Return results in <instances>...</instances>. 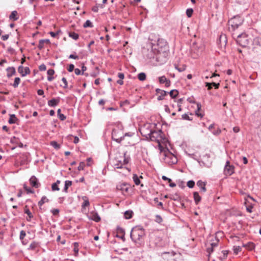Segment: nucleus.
<instances>
[{
  "label": "nucleus",
  "instance_id": "1",
  "mask_svg": "<svg viewBox=\"0 0 261 261\" xmlns=\"http://www.w3.org/2000/svg\"><path fill=\"white\" fill-rule=\"evenodd\" d=\"M159 148L161 153L164 156L163 160L165 163L168 165H172L177 163V159L176 156L170 152L168 149L164 148L160 143L159 144Z\"/></svg>",
  "mask_w": 261,
  "mask_h": 261
},
{
  "label": "nucleus",
  "instance_id": "2",
  "mask_svg": "<svg viewBox=\"0 0 261 261\" xmlns=\"http://www.w3.org/2000/svg\"><path fill=\"white\" fill-rule=\"evenodd\" d=\"M145 235L144 229L140 226L133 228L130 232V238L135 243L140 240Z\"/></svg>",
  "mask_w": 261,
  "mask_h": 261
},
{
  "label": "nucleus",
  "instance_id": "3",
  "mask_svg": "<svg viewBox=\"0 0 261 261\" xmlns=\"http://www.w3.org/2000/svg\"><path fill=\"white\" fill-rule=\"evenodd\" d=\"M125 136L130 137L132 135H129L128 133H125V135H123L122 131L118 128H114L112 130V139L118 143H120L124 139Z\"/></svg>",
  "mask_w": 261,
  "mask_h": 261
},
{
  "label": "nucleus",
  "instance_id": "4",
  "mask_svg": "<svg viewBox=\"0 0 261 261\" xmlns=\"http://www.w3.org/2000/svg\"><path fill=\"white\" fill-rule=\"evenodd\" d=\"M122 154H123V155L121 156L120 159L118 158L115 159V163L114 164L115 168L117 169L122 168L123 165L128 163L129 158L126 156V152L123 153Z\"/></svg>",
  "mask_w": 261,
  "mask_h": 261
},
{
  "label": "nucleus",
  "instance_id": "5",
  "mask_svg": "<svg viewBox=\"0 0 261 261\" xmlns=\"http://www.w3.org/2000/svg\"><path fill=\"white\" fill-rule=\"evenodd\" d=\"M152 130V125L150 124H145L140 128V133L147 139L150 137Z\"/></svg>",
  "mask_w": 261,
  "mask_h": 261
},
{
  "label": "nucleus",
  "instance_id": "6",
  "mask_svg": "<svg viewBox=\"0 0 261 261\" xmlns=\"http://www.w3.org/2000/svg\"><path fill=\"white\" fill-rule=\"evenodd\" d=\"M237 43L242 46L245 47L248 44V40L246 34H239L237 39Z\"/></svg>",
  "mask_w": 261,
  "mask_h": 261
},
{
  "label": "nucleus",
  "instance_id": "7",
  "mask_svg": "<svg viewBox=\"0 0 261 261\" xmlns=\"http://www.w3.org/2000/svg\"><path fill=\"white\" fill-rule=\"evenodd\" d=\"M242 19L238 16L232 18L229 20V25H230L233 29H237L242 23Z\"/></svg>",
  "mask_w": 261,
  "mask_h": 261
},
{
  "label": "nucleus",
  "instance_id": "8",
  "mask_svg": "<svg viewBox=\"0 0 261 261\" xmlns=\"http://www.w3.org/2000/svg\"><path fill=\"white\" fill-rule=\"evenodd\" d=\"M117 189L121 191L123 195L128 194L131 190L129 185L126 183L120 184L117 186Z\"/></svg>",
  "mask_w": 261,
  "mask_h": 261
},
{
  "label": "nucleus",
  "instance_id": "9",
  "mask_svg": "<svg viewBox=\"0 0 261 261\" xmlns=\"http://www.w3.org/2000/svg\"><path fill=\"white\" fill-rule=\"evenodd\" d=\"M162 130H152L150 137L149 138L152 141H156L159 143L160 139L161 138Z\"/></svg>",
  "mask_w": 261,
  "mask_h": 261
},
{
  "label": "nucleus",
  "instance_id": "10",
  "mask_svg": "<svg viewBox=\"0 0 261 261\" xmlns=\"http://www.w3.org/2000/svg\"><path fill=\"white\" fill-rule=\"evenodd\" d=\"M229 161H227L224 169V173L226 175H231L234 172V167L230 165Z\"/></svg>",
  "mask_w": 261,
  "mask_h": 261
},
{
  "label": "nucleus",
  "instance_id": "11",
  "mask_svg": "<svg viewBox=\"0 0 261 261\" xmlns=\"http://www.w3.org/2000/svg\"><path fill=\"white\" fill-rule=\"evenodd\" d=\"M167 42L164 39H158L156 43L157 47H155V49L158 50L159 51H162L163 49L167 48Z\"/></svg>",
  "mask_w": 261,
  "mask_h": 261
},
{
  "label": "nucleus",
  "instance_id": "12",
  "mask_svg": "<svg viewBox=\"0 0 261 261\" xmlns=\"http://www.w3.org/2000/svg\"><path fill=\"white\" fill-rule=\"evenodd\" d=\"M18 71L20 74H21L22 76H25L27 74H30L31 72L29 67H24L21 65L18 67Z\"/></svg>",
  "mask_w": 261,
  "mask_h": 261
},
{
  "label": "nucleus",
  "instance_id": "13",
  "mask_svg": "<svg viewBox=\"0 0 261 261\" xmlns=\"http://www.w3.org/2000/svg\"><path fill=\"white\" fill-rule=\"evenodd\" d=\"M30 184L34 187L37 188L40 186L37 178L35 176H32L30 179Z\"/></svg>",
  "mask_w": 261,
  "mask_h": 261
},
{
  "label": "nucleus",
  "instance_id": "14",
  "mask_svg": "<svg viewBox=\"0 0 261 261\" xmlns=\"http://www.w3.org/2000/svg\"><path fill=\"white\" fill-rule=\"evenodd\" d=\"M89 218L96 222H98L100 220V217L99 215L97 213L94 212H92L90 213Z\"/></svg>",
  "mask_w": 261,
  "mask_h": 261
},
{
  "label": "nucleus",
  "instance_id": "15",
  "mask_svg": "<svg viewBox=\"0 0 261 261\" xmlns=\"http://www.w3.org/2000/svg\"><path fill=\"white\" fill-rule=\"evenodd\" d=\"M60 102V98H53L48 101V105L51 107H54L57 106Z\"/></svg>",
  "mask_w": 261,
  "mask_h": 261
},
{
  "label": "nucleus",
  "instance_id": "16",
  "mask_svg": "<svg viewBox=\"0 0 261 261\" xmlns=\"http://www.w3.org/2000/svg\"><path fill=\"white\" fill-rule=\"evenodd\" d=\"M159 80L161 84H165L166 87H169L170 85V81L164 75L159 77Z\"/></svg>",
  "mask_w": 261,
  "mask_h": 261
},
{
  "label": "nucleus",
  "instance_id": "17",
  "mask_svg": "<svg viewBox=\"0 0 261 261\" xmlns=\"http://www.w3.org/2000/svg\"><path fill=\"white\" fill-rule=\"evenodd\" d=\"M255 46L254 47V49L256 52L260 53L261 54V39H257L255 41Z\"/></svg>",
  "mask_w": 261,
  "mask_h": 261
},
{
  "label": "nucleus",
  "instance_id": "18",
  "mask_svg": "<svg viewBox=\"0 0 261 261\" xmlns=\"http://www.w3.org/2000/svg\"><path fill=\"white\" fill-rule=\"evenodd\" d=\"M7 75L8 77L14 75L16 73L15 69L13 67H9L7 69Z\"/></svg>",
  "mask_w": 261,
  "mask_h": 261
},
{
  "label": "nucleus",
  "instance_id": "19",
  "mask_svg": "<svg viewBox=\"0 0 261 261\" xmlns=\"http://www.w3.org/2000/svg\"><path fill=\"white\" fill-rule=\"evenodd\" d=\"M197 185L198 187H199L200 189V190L203 192L206 191V188H205V184L204 182L199 180L197 182Z\"/></svg>",
  "mask_w": 261,
  "mask_h": 261
},
{
  "label": "nucleus",
  "instance_id": "20",
  "mask_svg": "<svg viewBox=\"0 0 261 261\" xmlns=\"http://www.w3.org/2000/svg\"><path fill=\"white\" fill-rule=\"evenodd\" d=\"M193 196L196 204H198L201 200V197L197 192H194Z\"/></svg>",
  "mask_w": 261,
  "mask_h": 261
},
{
  "label": "nucleus",
  "instance_id": "21",
  "mask_svg": "<svg viewBox=\"0 0 261 261\" xmlns=\"http://www.w3.org/2000/svg\"><path fill=\"white\" fill-rule=\"evenodd\" d=\"M72 185V181L70 180H66L65 182L64 188L63 189V191L67 193L68 191V189L69 187Z\"/></svg>",
  "mask_w": 261,
  "mask_h": 261
},
{
  "label": "nucleus",
  "instance_id": "22",
  "mask_svg": "<svg viewBox=\"0 0 261 261\" xmlns=\"http://www.w3.org/2000/svg\"><path fill=\"white\" fill-rule=\"evenodd\" d=\"M82 199L84 200V202L82 205V207H86L89 206L90 204V203H89V199H88V197L87 196H83L82 197Z\"/></svg>",
  "mask_w": 261,
  "mask_h": 261
},
{
  "label": "nucleus",
  "instance_id": "23",
  "mask_svg": "<svg viewBox=\"0 0 261 261\" xmlns=\"http://www.w3.org/2000/svg\"><path fill=\"white\" fill-rule=\"evenodd\" d=\"M17 120V119L15 115L14 114H11L10 116V118L8 122L10 124H14L16 123Z\"/></svg>",
  "mask_w": 261,
  "mask_h": 261
},
{
  "label": "nucleus",
  "instance_id": "24",
  "mask_svg": "<svg viewBox=\"0 0 261 261\" xmlns=\"http://www.w3.org/2000/svg\"><path fill=\"white\" fill-rule=\"evenodd\" d=\"M49 200L47 198V197L45 196L42 197L41 200L38 202V205L40 207L44 203L48 202Z\"/></svg>",
  "mask_w": 261,
  "mask_h": 261
},
{
  "label": "nucleus",
  "instance_id": "25",
  "mask_svg": "<svg viewBox=\"0 0 261 261\" xmlns=\"http://www.w3.org/2000/svg\"><path fill=\"white\" fill-rule=\"evenodd\" d=\"M133 211H126L124 214V217L126 219H130L132 217Z\"/></svg>",
  "mask_w": 261,
  "mask_h": 261
},
{
  "label": "nucleus",
  "instance_id": "26",
  "mask_svg": "<svg viewBox=\"0 0 261 261\" xmlns=\"http://www.w3.org/2000/svg\"><path fill=\"white\" fill-rule=\"evenodd\" d=\"M191 49L192 51H194L196 54H198L199 47H198L197 43L196 42H194L192 43L191 46Z\"/></svg>",
  "mask_w": 261,
  "mask_h": 261
},
{
  "label": "nucleus",
  "instance_id": "27",
  "mask_svg": "<svg viewBox=\"0 0 261 261\" xmlns=\"http://www.w3.org/2000/svg\"><path fill=\"white\" fill-rule=\"evenodd\" d=\"M17 15V11H13L10 14L9 18L10 19H12L14 21L17 20L18 19V17L16 16Z\"/></svg>",
  "mask_w": 261,
  "mask_h": 261
},
{
  "label": "nucleus",
  "instance_id": "28",
  "mask_svg": "<svg viewBox=\"0 0 261 261\" xmlns=\"http://www.w3.org/2000/svg\"><path fill=\"white\" fill-rule=\"evenodd\" d=\"M69 36L75 40H77L79 37L78 34L74 32H70L69 33Z\"/></svg>",
  "mask_w": 261,
  "mask_h": 261
},
{
  "label": "nucleus",
  "instance_id": "29",
  "mask_svg": "<svg viewBox=\"0 0 261 261\" xmlns=\"http://www.w3.org/2000/svg\"><path fill=\"white\" fill-rule=\"evenodd\" d=\"M201 107V106L200 103H197V109L195 113H196V115L197 116L202 118L203 116V115L199 112V111L200 110Z\"/></svg>",
  "mask_w": 261,
  "mask_h": 261
},
{
  "label": "nucleus",
  "instance_id": "30",
  "mask_svg": "<svg viewBox=\"0 0 261 261\" xmlns=\"http://www.w3.org/2000/svg\"><path fill=\"white\" fill-rule=\"evenodd\" d=\"M24 213L25 214H27L29 217V219H27V220L30 221V219L33 217V215L27 206H25V208H24Z\"/></svg>",
  "mask_w": 261,
  "mask_h": 261
},
{
  "label": "nucleus",
  "instance_id": "31",
  "mask_svg": "<svg viewBox=\"0 0 261 261\" xmlns=\"http://www.w3.org/2000/svg\"><path fill=\"white\" fill-rule=\"evenodd\" d=\"M133 180H134L135 184L136 185H140V180L139 179V177L138 176V175L137 174H135L133 175Z\"/></svg>",
  "mask_w": 261,
  "mask_h": 261
},
{
  "label": "nucleus",
  "instance_id": "32",
  "mask_svg": "<svg viewBox=\"0 0 261 261\" xmlns=\"http://www.w3.org/2000/svg\"><path fill=\"white\" fill-rule=\"evenodd\" d=\"M167 92L165 91H162L160 93V95L158 97V100H163L164 98V96L167 95Z\"/></svg>",
  "mask_w": 261,
  "mask_h": 261
},
{
  "label": "nucleus",
  "instance_id": "33",
  "mask_svg": "<svg viewBox=\"0 0 261 261\" xmlns=\"http://www.w3.org/2000/svg\"><path fill=\"white\" fill-rule=\"evenodd\" d=\"M178 94V92L176 90H172L169 92V94L172 98H175Z\"/></svg>",
  "mask_w": 261,
  "mask_h": 261
},
{
  "label": "nucleus",
  "instance_id": "34",
  "mask_svg": "<svg viewBox=\"0 0 261 261\" xmlns=\"http://www.w3.org/2000/svg\"><path fill=\"white\" fill-rule=\"evenodd\" d=\"M146 74L144 72H141L138 74V78L141 81H143L146 79Z\"/></svg>",
  "mask_w": 261,
  "mask_h": 261
},
{
  "label": "nucleus",
  "instance_id": "35",
  "mask_svg": "<svg viewBox=\"0 0 261 261\" xmlns=\"http://www.w3.org/2000/svg\"><path fill=\"white\" fill-rule=\"evenodd\" d=\"M20 79L19 77H15L14 79V83L13 84L12 86L14 88H17L18 86V85L20 83Z\"/></svg>",
  "mask_w": 261,
  "mask_h": 261
},
{
  "label": "nucleus",
  "instance_id": "36",
  "mask_svg": "<svg viewBox=\"0 0 261 261\" xmlns=\"http://www.w3.org/2000/svg\"><path fill=\"white\" fill-rule=\"evenodd\" d=\"M83 27L85 28L88 27L92 28L93 25L90 20H87L83 24Z\"/></svg>",
  "mask_w": 261,
  "mask_h": 261
},
{
  "label": "nucleus",
  "instance_id": "37",
  "mask_svg": "<svg viewBox=\"0 0 261 261\" xmlns=\"http://www.w3.org/2000/svg\"><path fill=\"white\" fill-rule=\"evenodd\" d=\"M50 145L56 149H59L60 148V145L56 141H51Z\"/></svg>",
  "mask_w": 261,
  "mask_h": 261
},
{
  "label": "nucleus",
  "instance_id": "38",
  "mask_svg": "<svg viewBox=\"0 0 261 261\" xmlns=\"http://www.w3.org/2000/svg\"><path fill=\"white\" fill-rule=\"evenodd\" d=\"M234 253L237 254L239 252L241 251V248L239 246H235L233 247Z\"/></svg>",
  "mask_w": 261,
  "mask_h": 261
},
{
  "label": "nucleus",
  "instance_id": "39",
  "mask_svg": "<svg viewBox=\"0 0 261 261\" xmlns=\"http://www.w3.org/2000/svg\"><path fill=\"white\" fill-rule=\"evenodd\" d=\"M37 246V243L35 242H32L29 246V249L34 250L36 249Z\"/></svg>",
  "mask_w": 261,
  "mask_h": 261
},
{
  "label": "nucleus",
  "instance_id": "40",
  "mask_svg": "<svg viewBox=\"0 0 261 261\" xmlns=\"http://www.w3.org/2000/svg\"><path fill=\"white\" fill-rule=\"evenodd\" d=\"M244 247H247L249 250H252L254 248V245L253 243H249L246 245H244Z\"/></svg>",
  "mask_w": 261,
  "mask_h": 261
},
{
  "label": "nucleus",
  "instance_id": "41",
  "mask_svg": "<svg viewBox=\"0 0 261 261\" xmlns=\"http://www.w3.org/2000/svg\"><path fill=\"white\" fill-rule=\"evenodd\" d=\"M175 68L177 69L179 72H182L186 70V66L185 65H183L181 67H178L176 65H175Z\"/></svg>",
  "mask_w": 261,
  "mask_h": 261
},
{
  "label": "nucleus",
  "instance_id": "42",
  "mask_svg": "<svg viewBox=\"0 0 261 261\" xmlns=\"http://www.w3.org/2000/svg\"><path fill=\"white\" fill-rule=\"evenodd\" d=\"M51 190L53 191H59L60 188H59V186L58 185H57V184L53 183L51 185Z\"/></svg>",
  "mask_w": 261,
  "mask_h": 261
},
{
  "label": "nucleus",
  "instance_id": "43",
  "mask_svg": "<svg viewBox=\"0 0 261 261\" xmlns=\"http://www.w3.org/2000/svg\"><path fill=\"white\" fill-rule=\"evenodd\" d=\"M163 221L162 218L159 215H156L155 216V221L158 223H161Z\"/></svg>",
  "mask_w": 261,
  "mask_h": 261
},
{
  "label": "nucleus",
  "instance_id": "44",
  "mask_svg": "<svg viewBox=\"0 0 261 261\" xmlns=\"http://www.w3.org/2000/svg\"><path fill=\"white\" fill-rule=\"evenodd\" d=\"M23 188L28 193H33L34 192V190H33L31 188L27 187L25 184L24 185Z\"/></svg>",
  "mask_w": 261,
  "mask_h": 261
},
{
  "label": "nucleus",
  "instance_id": "45",
  "mask_svg": "<svg viewBox=\"0 0 261 261\" xmlns=\"http://www.w3.org/2000/svg\"><path fill=\"white\" fill-rule=\"evenodd\" d=\"M195 182L193 180H189L187 182V186L190 188H192L194 187Z\"/></svg>",
  "mask_w": 261,
  "mask_h": 261
},
{
  "label": "nucleus",
  "instance_id": "46",
  "mask_svg": "<svg viewBox=\"0 0 261 261\" xmlns=\"http://www.w3.org/2000/svg\"><path fill=\"white\" fill-rule=\"evenodd\" d=\"M193 9H188L186 11V14L188 17H190L192 16L193 13Z\"/></svg>",
  "mask_w": 261,
  "mask_h": 261
},
{
  "label": "nucleus",
  "instance_id": "47",
  "mask_svg": "<svg viewBox=\"0 0 261 261\" xmlns=\"http://www.w3.org/2000/svg\"><path fill=\"white\" fill-rule=\"evenodd\" d=\"M222 253H223V256L221 257V259H223L226 258L228 254V251L227 250H223L222 251Z\"/></svg>",
  "mask_w": 261,
  "mask_h": 261
},
{
  "label": "nucleus",
  "instance_id": "48",
  "mask_svg": "<svg viewBox=\"0 0 261 261\" xmlns=\"http://www.w3.org/2000/svg\"><path fill=\"white\" fill-rule=\"evenodd\" d=\"M85 164L84 162H81L78 166V170L79 171L84 170Z\"/></svg>",
  "mask_w": 261,
  "mask_h": 261
},
{
  "label": "nucleus",
  "instance_id": "49",
  "mask_svg": "<svg viewBox=\"0 0 261 261\" xmlns=\"http://www.w3.org/2000/svg\"><path fill=\"white\" fill-rule=\"evenodd\" d=\"M51 212L53 215L56 216L59 213V210L57 208H54L51 210Z\"/></svg>",
  "mask_w": 261,
  "mask_h": 261
},
{
  "label": "nucleus",
  "instance_id": "50",
  "mask_svg": "<svg viewBox=\"0 0 261 261\" xmlns=\"http://www.w3.org/2000/svg\"><path fill=\"white\" fill-rule=\"evenodd\" d=\"M87 69V67L85 66H83L82 67V71H81V72H82V75H86V76H88V74L87 73H85L84 72Z\"/></svg>",
  "mask_w": 261,
  "mask_h": 261
},
{
  "label": "nucleus",
  "instance_id": "51",
  "mask_svg": "<svg viewBox=\"0 0 261 261\" xmlns=\"http://www.w3.org/2000/svg\"><path fill=\"white\" fill-rule=\"evenodd\" d=\"M26 236L25 232L24 230H21L20 233L19 238L20 240H23Z\"/></svg>",
  "mask_w": 261,
  "mask_h": 261
},
{
  "label": "nucleus",
  "instance_id": "52",
  "mask_svg": "<svg viewBox=\"0 0 261 261\" xmlns=\"http://www.w3.org/2000/svg\"><path fill=\"white\" fill-rule=\"evenodd\" d=\"M182 119L184 120H191L192 119L190 118V117L188 116L187 114H184L182 115L181 116Z\"/></svg>",
  "mask_w": 261,
  "mask_h": 261
},
{
  "label": "nucleus",
  "instance_id": "53",
  "mask_svg": "<svg viewBox=\"0 0 261 261\" xmlns=\"http://www.w3.org/2000/svg\"><path fill=\"white\" fill-rule=\"evenodd\" d=\"M39 69L40 71H45L46 69V67L44 64H42L39 66Z\"/></svg>",
  "mask_w": 261,
  "mask_h": 261
},
{
  "label": "nucleus",
  "instance_id": "54",
  "mask_svg": "<svg viewBox=\"0 0 261 261\" xmlns=\"http://www.w3.org/2000/svg\"><path fill=\"white\" fill-rule=\"evenodd\" d=\"M74 65H73V64H70V65H69V67H68V69H68V71L69 72H72V71H73V70H74Z\"/></svg>",
  "mask_w": 261,
  "mask_h": 261
},
{
  "label": "nucleus",
  "instance_id": "55",
  "mask_svg": "<svg viewBox=\"0 0 261 261\" xmlns=\"http://www.w3.org/2000/svg\"><path fill=\"white\" fill-rule=\"evenodd\" d=\"M69 58L77 60L79 59V57L78 56H77L76 55L71 54L69 56Z\"/></svg>",
  "mask_w": 261,
  "mask_h": 261
},
{
  "label": "nucleus",
  "instance_id": "56",
  "mask_svg": "<svg viewBox=\"0 0 261 261\" xmlns=\"http://www.w3.org/2000/svg\"><path fill=\"white\" fill-rule=\"evenodd\" d=\"M44 43H43V42H42V40H40L39 42V44H38V48L41 49L42 48H43L44 47Z\"/></svg>",
  "mask_w": 261,
  "mask_h": 261
},
{
  "label": "nucleus",
  "instance_id": "57",
  "mask_svg": "<svg viewBox=\"0 0 261 261\" xmlns=\"http://www.w3.org/2000/svg\"><path fill=\"white\" fill-rule=\"evenodd\" d=\"M62 81L64 84V86H63V87L64 88H66L67 87V81L66 78L65 77H63L62 79Z\"/></svg>",
  "mask_w": 261,
  "mask_h": 261
},
{
  "label": "nucleus",
  "instance_id": "58",
  "mask_svg": "<svg viewBox=\"0 0 261 261\" xmlns=\"http://www.w3.org/2000/svg\"><path fill=\"white\" fill-rule=\"evenodd\" d=\"M55 73V71L54 69H50L47 71V74L49 76H52Z\"/></svg>",
  "mask_w": 261,
  "mask_h": 261
},
{
  "label": "nucleus",
  "instance_id": "59",
  "mask_svg": "<svg viewBox=\"0 0 261 261\" xmlns=\"http://www.w3.org/2000/svg\"><path fill=\"white\" fill-rule=\"evenodd\" d=\"M49 34L50 35V36L54 38L56 37L59 34V32H50Z\"/></svg>",
  "mask_w": 261,
  "mask_h": 261
},
{
  "label": "nucleus",
  "instance_id": "60",
  "mask_svg": "<svg viewBox=\"0 0 261 261\" xmlns=\"http://www.w3.org/2000/svg\"><path fill=\"white\" fill-rule=\"evenodd\" d=\"M221 130L219 128H217V129L215 131H212V133L215 135H218L221 133Z\"/></svg>",
  "mask_w": 261,
  "mask_h": 261
},
{
  "label": "nucleus",
  "instance_id": "61",
  "mask_svg": "<svg viewBox=\"0 0 261 261\" xmlns=\"http://www.w3.org/2000/svg\"><path fill=\"white\" fill-rule=\"evenodd\" d=\"M58 117L62 121L64 120L66 118V116L63 114H60L59 116H58Z\"/></svg>",
  "mask_w": 261,
  "mask_h": 261
},
{
  "label": "nucleus",
  "instance_id": "62",
  "mask_svg": "<svg viewBox=\"0 0 261 261\" xmlns=\"http://www.w3.org/2000/svg\"><path fill=\"white\" fill-rule=\"evenodd\" d=\"M74 72L76 75H80L82 74L81 70L79 68H75L74 69Z\"/></svg>",
  "mask_w": 261,
  "mask_h": 261
},
{
  "label": "nucleus",
  "instance_id": "63",
  "mask_svg": "<svg viewBox=\"0 0 261 261\" xmlns=\"http://www.w3.org/2000/svg\"><path fill=\"white\" fill-rule=\"evenodd\" d=\"M212 83H205V86L207 87L208 90H210L212 89Z\"/></svg>",
  "mask_w": 261,
  "mask_h": 261
},
{
  "label": "nucleus",
  "instance_id": "64",
  "mask_svg": "<svg viewBox=\"0 0 261 261\" xmlns=\"http://www.w3.org/2000/svg\"><path fill=\"white\" fill-rule=\"evenodd\" d=\"M118 76L120 79L123 80L124 77V75L123 73L119 72L118 74Z\"/></svg>",
  "mask_w": 261,
  "mask_h": 261
}]
</instances>
